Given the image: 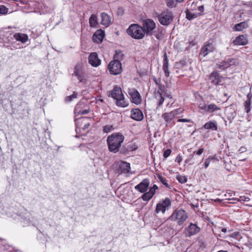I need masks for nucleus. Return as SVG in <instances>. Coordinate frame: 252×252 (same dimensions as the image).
I'll return each instance as SVG.
<instances>
[{"instance_id": "ea45409f", "label": "nucleus", "mask_w": 252, "mask_h": 252, "mask_svg": "<svg viewBox=\"0 0 252 252\" xmlns=\"http://www.w3.org/2000/svg\"><path fill=\"white\" fill-rule=\"evenodd\" d=\"M177 179L180 183L182 184L186 183L187 181V178L186 176L180 175L177 176Z\"/></svg>"}, {"instance_id": "c03bdc74", "label": "nucleus", "mask_w": 252, "mask_h": 252, "mask_svg": "<svg viewBox=\"0 0 252 252\" xmlns=\"http://www.w3.org/2000/svg\"><path fill=\"white\" fill-rule=\"evenodd\" d=\"M213 159V158L210 157L205 159V163H204V167L205 168H207L209 166V165L210 163V161H211V159Z\"/></svg>"}, {"instance_id": "9b49d317", "label": "nucleus", "mask_w": 252, "mask_h": 252, "mask_svg": "<svg viewBox=\"0 0 252 252\" xmlns=\"http://www.w3.org/2000/svg\"><path fill=\"white\" fill-rule=\"evenodd\" d=\"M200 230V228L196 224L190 223L188 226L185 228L184 233L187 237H190L198 233Z\"/></svg>"}, {"instance_id": "052dcab7", "label": "nucleus", "mask_w": 252, "mask_h": 252, "mask_svg": "<svg viewBox=\"0 0 252 252\" xmlns=\"http://www.w3.org/2000/svg\"><path fill=\"white\" fill-rule=\"evenodd\" d=\"M156 36L157 38H158V39H159L161 37V35H159V34H157L156 35Z\"/></svg>"}, {"instance_id": "69168bd1", "label": "nucleus", "mask_w": 252, "mask_h": 252, "mask_svg": "<svg viewBox=\"0 0 252 252\" xmlns=\"http://www.w3.org/2000/svg\"><path fill=\"white\" fill-rule=\"evenodd\" d=\"M167 96L168 97L171 98V95H170V94H167Z\"/></svg>"}, {"instance_id": "de8ad7c7", "label": "nucleus", "mask_w": 252, "mask_h": 252, "mask_svg": "<svg viewBox=\"0 0 252 252\" xmlns=\"http://www.w3.org/2000/svg\"><path fill=\"white\" fill-rule=\"evenodd\" d=\"M178 122H190L191 120L190 119H179L177 120Z\"/></svg>"}, {"instance_id": "f03ea898", "label": "nucleus", "mask_w": 252, "mask_h": 252, "mask_svg": "<svg viewBox=\"0 0 252 252\" xmlns=\"http://www.w3.org/2000/svg\"><path fill=\"white\" fill-rule=\"evenodd\" d=\"M127 34L132 38L136 39H140L144 37L145 34L142 26L138 24L131 25L127 29Z\"/></svg>"}, {"instance_id": "dca6fc26", "label": "nucleus", "mask_w": 252, "mask_h": 252, "mask_svg": "<svg viewBox=\"0 0 252 252\" xmlns=\"http://www.w3.org/2000/svg\"><path fill=\"white\" fill-rule=\"evenodd\" d=\"M105 36L104 31L102 30H97L93 35V39L94 42L99 43L102 41Z\"/></svg>"}, {"instance_id": "bf43d9fd", "label": "nucleus", "mask_w": 252, "mask_h": 252, "mask_svg": "<svg viewBox=\"0 0 252 252\" xmlns=\"http://www.w3.org/2000/svg\"><path fill=\"white\" fill-rule=\"evenodd\" d=\"M153 189H154V190L156 191V190L157 189H158V187L157 186V185H154L152 187Z\"/></svg>"}, {"instance_id": "4be33fe9", "label": "nucleus", "mask_w": 252, "mask_h": 252, "mask_svg": "<svg viewBox=\"0 0 252 252\" xmlns=\"http://www.w3.org/2000/svg\"><path fill=\"white\" fill-rule=\"evenodd\" d=\"M162 68L164 72L165 76L169 77L170 74V71L168 68V60L166 54H165V55H164V60L163 63Z\"/></svg>"}, {"instance_id": "bb28decb", "label": "nucleus", "mask_w": 252, "mask_h": 252, "mask_svg": "<svg viewBox=\"0 0 252 252\" xmlns=\"http://www.w3.org/2000/svg\"><path fill=\"white\" fill-rule=\"evenodd\" d=\"M155 97L158 100V106H161L162 105L164 98L163 97L161 92H159V90H158L155 93Z\"/></svg>"}, {"instance_id": "ddd939ff", "label": "nucleus", "mask_w": 252, "mask_h": 252, "mask_svg": "<svg viewBox=\"0 0 252 252\" xmlns=\"http://www.w3.org/2000/svg\"><path fill=\"white\" fill-rule=\"evenodd\" d=\"M149 185V180L147 179H145L138 185L135 186L134 189L141 193H144L147 190Z\"/></svg>"}, {"instance_id": "6ab92c4d", "label": "nucleus", "mask_w": 252, "mask_h": 252, "mask_svg": "<svg viewBox=\"0 0 252 252\" xmlns=\"http://www.w3.org/2000/svg\"><path fill=\"white\" fill-rule=\"evenodd\" d=\"M248 42L247 38L244 35H240L237 36L233 41L234 45H244Z\"/></svg>"}, {"instance_id": "7ed1b4c3", "label": "nucleus", "mask_w": 252, "mask_h": 252, "mask_svg": "<svg viewBox=\"0 0 252 252\" xmlns=\"http://www.w3.org/2000/svg\"><path fill=\"white\" fill-rule=\"evenodd\" d=\"M188 218L187 213L182 209L175 210L169 218V220L176 221L179 225H181Z\"/></svg>"}, {"instance_id": "864d4df0", "label": "nucleus", "mask_w": 252, "mask_h": 252, "mask_svg": "<svg viewBox=\"0 0 252 252\" xmlns=\"http://www.w3.org/2000/svg\"><path fill=\"white\" fill-rule=\"evenodd\" d=\"M204 150L203 148H200L198 151L196 153V155H200L204 152Z\"/></svg>"}, {"instance_id": "a878e982", "label": "nucleus", "mask_w": 252, "mask_h": 252, "mask_svg": "<svg viewBox=\"0 0 252 252\" xmlns=\"http://www.w3.org/2000/svg\"><path fill=\"white\" fill-rule=\"evenodd\" d=\"M218 231L220 232L218 235L223 238H227L228 236L233 237L234 234H231L230 235L227 234V229L225 228H219Z\"/></svg>"}, {"instance_id": "09e8293b", "label": "nucleus", "mask_w": 252, "mask_h": 252, "mask_svg": "<svg viewBox=\"0 0 252 252\" xmlns=\"http://www.w3.org/2000/svg\"><path fill=\"white\" fill-rule=\"evenodd\" d=\"M221 64H222L221 66L223 67V68H226L228 67L230 65H231L230 63H227L226 62L222 63Z\"/></svg>"}, {"instance_id": "7c9ffc66", "label": "nucleus", "mask_w": 252, "mask_h": 252, "mask_svg": "<svg viewBox=\"0 0 252 252\" xmlns=\"http://www.w3.org/2000/svg\"><path fill=\"white\" fill-rule=\"evenodd\" d=\"M163 206L165 207V208L167 210L168 209L171 205V201L169 198H165L161 203H159Z\"/></svg>"}, {"instance_id": "aec40b11", "label": "nucleus", "mask_w": 252, "mask_h": 252, "mask_svg": "<svg viewBox=\"0 0 252 252\" xmlns=\"http://www.w3.org/2000/svg\"><path fill=\"white\" fill-rule=\"evenodd\" d=\"M101 21L100 24L105 27H108L111 23V17L106 13H101Z\"/></svg>"}, {"instance_id": "2eb2a0df", "label": "nucleus", "mask_w": 252, "mask_h": 252, "mask_svg": "<svg viewBox=\"0 0 252 252\" xmlns=\"http://www.w3.org/2000/svg\"><path fill=\"white\" fill-rule=\"evenodd\" d=\"M89 63L93 66L97 67L100 64L101 61L98 59L96 53H92L88 58Z\"/></svg>"}, {"instance_id": "a211bd4d", "label": "nucleus", "mask_w": 252, "mask_h": 252, "mask_svg": "<svg viewBox=\"0 0 252 252\" xmlns=\"http://www.w3.org/2000/svg\"><path fill=\"white\" fill-rule=\"evenodd\" d=\"M222 77L216 71L213 72L210 76V80L214 85H218L221 81Z\"/></svg>"}, {"instance_id": "a19ab883", "label": "nucleus", "mask_w": 252, "mask_h": 252, "mask_svg": "<svg viewBox=\"0 0 252 252\" xmlns=\"http://www.w3.org/2000/svg\"><path fill=\"white\" fill-rule=\"evenodd\" d=\"M251 103L249 100H246L244 103L245 109L247 113L251 111Z\"/></svg>"}, {"instance_id": "0eeeda50", "label": "nucleus", "mask_w": 252, "mask_h": 252, "mask_svg": "<svg viewBox=\"0 0 252 252\" xmlns=\"http://www.w3.org/2000/svg\"><path fill=\"white\" fill-rule=\"evenodd\" d=\"M108 68L111 74L115 75L120 74L123 70L121 62L117 60L111 61L108 64Z\"/></svg>"}, {"instance_id": "5701e85b", "label": "nucleus", "mask_w": 252, "mask_h": 252, "mask_svg": "<svg viewBox=\"0 0 252 252\" xmlns=\"http://www.w3.org/2000/svg\"><path fill=\"white\" fill-rule=\"evenodd\" d=\"M89 24L92 28H96L98 25L97 16L96 14H92L89 18Z\"/></svg>"}, {"instance_id": "6e6552de", "label": "nucleus", "mask_w": 252, "mask_h": 252, "mask_svg": "<svg viewBox=\"0 0 252 252\" xmlns=\"http://www.w3.org/2000/svg\"><path fill=\"white\" fill-rule=\"evenodd\" d=\"M180 110L176 109L169 113H164L162 114V117L166 122V127H171L174 125V122H172L173 119L180 113Z\"/></svg>"}, {"instance_id": "e433bc0d", "label": "nucleus", "mask_w": 252, "mask_h": 252, "mask_svg": "<svg viewBox=\"0 0 252 252\" xmlns=\"http://www.w3.org/2000/svg\"><path fill=\"white\" fill-rule=\"evenodd\" d=\"M77 94L75 92H74L73 94L69 96H67L65 98V101L67 102H69L71 101L73 99H75L77 97Z\"/></svg>"}, {"instance_id": "f704fd0d", "label": "nucleus", "mask_w": 252, "mask_h": 252, "mask_svg": "<svg viewBox=\"0 0 252 252\" xmlns=\"http://www.w3.org/2000/svg\"><path fill=\"white\" fill-rule=\"evenodd\" d=\"M228 200H237L238 201H246L248 202L250 200L249 197L245 196H241L239 198H232V199H228Z\"/></svg>"}, {"instance_id": "37998d69", "label": "nucleus", "mask_w": 252, "mask_h": 252, "mask_svg": "<svg viewBox=\"0 0 252 252\" xmlns=\"http://www.w3.org/2000/svg\"><path fill=\"white\" fill-rule=\"evenodd\" d=\"M78 106H79V104H78L75 108V111L76 113H78L81 114H86L88 113V111H87L86 110H84L82 111L80 110H78Z\"/></svg>"}, {"instance_id": "c756f323", "label": "nucleus", "mask_w": 252, "mask_h": 252, "mask_svg": "<svg viewBox=\"0 0 252 252\" xmlns=\"http://www.w3.org/2000/svg\"><path fill=\"white\" fill-rule=\"evenodd\" d=\"M124 55L122 51H117L114 56V60L117 61H121L123 60Z\"/></svg>"}, {"instance_id": "3c124183", "label": "nucleus", "mask_w": 252, "mask_h": 252, "mask_svg": "<svg viewBox=\"0 0 252 252\" xmlns=\"http://www.w3.org/2000/svg\"><path fill=\"white\" fill-rule=\"evenodd\" d=\"M247 150V149L246 147H240V148L239 149L238 151L240 153H244Z\"/></svg>"}, {"instance_id": "8fccbe9b", "label": "nucleus", "mask_w": 252, "mask_h": 252, "mask_svg": "<svg viewBox=\"0 0 252 252\" xmlns=\"http://www.w3.org/2000/svg\"><path fill=\"white\" fill-rule=\"evenodd\" d=\"M182 160V158L180 155H178L175 159V161L177 162L179 164H180Z\"/></svg>"}, {"instance_id": "9d476101", "label": "nucleus", "mask_w": 252, "mask_h": 252, "mask_svg": "<svg viewBox=\"0 0 252 252\" xmlns=\"http://www.w3.org/2000/svg\"><path fill=\"white\" fill-rule=\"evenodd\" d=\"M72 76L76 77L79 82H82L83 80L85 77V71L82 63H77L74 66Z\"/></svg>"}, {"instance_id": "423d86ee", "label": "nucleus", "mask_w": 252, "mask_h": 252, "mask_svg": "<svg viewBox=\"0 0 252 252\" xmlns=\"http://www.w3.org/2000/svg\"><path fill=\"white\" fill-rule=\"evenodd\" d=\"M200 108L208 114L211 113L216 115H220V107L215 103L204 104L203 105L200 106Z\"/></svg>"}, {"instance_id": "6e6d98bb", "label": "nucleus", "mask_w": 252, "mask_h": 252, "mask_svg": "<svg viewBox=\"0 0 252 252\" xmlns=\"http://www.w3.org/2000/svg\"><path fill=\"white\" fill-rule=\"evenodd\" d=\"M234 192L231 191V192H228L227 194H224V196L225 197H227V196H232L233 195V194H234Z\"/></svg>"}, {"instance_id": "4c0bfd02", "label": "nucleus", "mask_w": 252, "mask_h": 252, "mask_svg": "<svg viewBox=\"0 0 252 252\" xmlns=\"http://www.w3.org/2000/svg\"><path fill=\"white\" fill-rule=\"evenodd\" d=\"M8 9L6 6L0 5V16L6 14L8 13Z\"/></svg>"}, {"instance_id": "13d9d810", "label": "nucleus", "mask_w": 252, "mask_h": 252, "mask_svg": "<svg viewBox=\"0 0 252 252\" xmlns=\"http://www.w3.org/2000/svg\"><path fill=\"white\" fill-rule=\"evenodd\" d=\"M154 81H155V83L156 84V85H157V86H158L159 84H160V81H159V80H157V79H156V78H155V79H154Z\"/></svg>"}, {"instance_id": "338daca9", "label": "nucleus", "mask_w": 252, "mask_h": 252, "mask_svg": "<svg viewBox=\"0 0 252 252\" xmlns=\"http://www.w3.org/2000/svg\"><path fill=\"white\" fill-rule=\"evenodd\" d=\"M190 44H191L192 46H193L194 45V43H192L191 42L190 43Z\"/></svg>"}, {"instance_id": "b1692460", "label": "nucleus", "mask_w": 252, "mask_h": 252, "mask_svg": "<svg viewBox=\"0 0 252 252\" xmlns=\"http://www.w3.org/2000/svg\"><path fill=\"white\" fill-rule=\"evenodd\" d=\"M203 127L205 129H211L212 130H217V125L216 122L209 121L206 123L204 126Z\"/></svg>"}, {"instance_id": "cd10ccee", "label": "nucleus", "mask_w": 252, "mask_h": 252, "mask_svg": "<svg viewBox=\"0 0 252 252\" xmlns=\"http://www.w3.org/2000/svg\"><path fill=\"white\" fill-rule=\"evenodd\" d=\"M247 27L248 24H247V23L245 22H243L236 24L234 27V29L235 31H242L244 29L247 28Z\"/></svg>"}, {"instance_id": "20e7f679", "label": "nucleus", "mask_w": 252, "mask_h": 252, "mask_svg": "<svg viewBox=\"0 0 252 252\" xmlns=\"http://www.w3.org/2000/svg\"><path fill=\"white\" fill-rule=\"evenodd\" d=\"M111 95L117 100L118 106L125 107L128 105V103L125 100L122 90L120 87H115L111 93Z\"/></svg>"}, {"instance_id": "58836bf2", "label": "nucleus", "mask_w": 252, "mask_h": 252, "mask_svg": "<svg viewBox=\"0 0 252 252\" xmlns=\"http://www.w3.org/2000/svg\"><path fill=\"white\" fill-rule=\"evenodd\" d=\"M114 129L113 125H106L103 127V131L105 133H108Z\"/></svg>"}, {"instance_id": "c9c22d12", "label": "nucleus", "mask_w": 252, "mask_h": 252, "mask_svg": "<svg viewBox=\"0 0 252 252\" xmlns=\"http://www.w3.org/2000/svg\"><path fill=\"white\" fill-rule=\"evenodd\" d=\"M197 17V14L194 13H191L188 11L186 12V17L188 19L191 20Z\"/></svg>"}, {"instance_id": "603ef678", "label": "nucleus", "mask_w": 252, "mask_h": 252, "mask_svg": "<svg viewBox=\"0 0 252 252\" xmlns=\"http://www.w3.org/2000/svg\"><path fill=\"white\" fill-rule=\"evenodd\" d=\"M160 181L161 182V183H162L164 185H165V186H166V187H168V184H167V183H166V180H165V179H164L163 178L160 177Z\"/></svg>"}, {"instance_id": "f8f14e48", "label": "nucleus", "mask_w": 252, "mask_h": 252, "mask_svg": "<svg viewBox=\"0 0 252 252\" xmlns=\"http://www.w3.org/2000/svg\"><path fill=\"white\" fill-rule=\"evenodd\" d=\"M128 93L131 96L132 102L136 104L141 103V99L139 92L135 89H129Z\"/></svg>"}, {"instance_id": "c85d7f7f", "label": "nucleus", "mask_w": 252, "mask_h": 252, "mask_svg": "<svg viewBox=\"0 0 252 252\" xmlns=\"http://www.w3.org/2000/svg\"><path fill=\"white\" fill-rule=\"evenodd\" d=\"M84 120H85V121H84V123H85V125L84 126H82L81 127H80V128H81L83 130H85V129H86L90 126V124H91L90 122L91 121V119L89 117H84Z\"/></svg>"}, {"instance_id": "1a4fd4ad", "label": "nucleus", "mask_w": 252, "mask_h": 252, "mask_svg": "<svg viewBox=\"0 0 252 252\" xmlns=\"http://www.w3.org/2000/svg\"><path fill=\"white\" fill-rule=\"evenodd\" d=\"M144 31L147 35H152L153 31L155 29L156 25L155 22L151 19H146L142 22Z\"/></svg>"}, {"instance_id": "e2e57ef3", "label": "nucleus", "mask_w": 252, "mask_h": 252, "mask_svg": "<svg viewBox=\"0 0 252 252\" xmlns=\"http://www.w3.org/2000/svg\"><path fill=\"white\" fill-rule=\"evenodd\" d=\"M203 8V6H202L199 7V9L200 10H201Z\"/></svg>"}, {"instance_id": "a18cd8bd", "label": "nucleus", "mask_w": 252, "mask_h": 252, "mask_svg": "<svg viewBox=\"0 0 252 252\" xmlns=\"http://www.w3.org/2000/svg\"><path fill=\"white\" fill-rule=\"evenodd\" d=\"M158 90L159 91V92H161V93L162 92H165V88L164 85L160 83L158 85Z\"/></svg>"}, {"instance_id": "49530a36", "label": "nucleus", "mask_w": 252, "mask_h": 252, "mask_svg": "<svg viewBox=\"0 0 252 252\" xmlns=\"http://www.w3.org/2000/svg\"><path fill=\"white\" fill-rule=\"evenodd\" d=\"M171 151L170 149H167L166 150H165L163 153L164 158H167V157H168L171 154Z\"/></svg>"}, {"instance_id": "5fc2aeb1", "label": "nucleus", "mask_w": 252, "mask_h": 252, "mask_svg": "<svg viewBox=\"0 0 252 252\" xmlns=\"http://www.w3.org/2000/svg\"><path fill=\"white\" fill-rule=\"evenodd\" d=\"M155 190H154V189H153L152 188H151L150 189V190L149 191H148L149 193H151L152 194V195L153 196V195L155 194Z\"/></svg>"}, {"instance_id": "4d7b16f0", "label": "nucleus", "mask_w": 252, "mask_h": 252, "mask_svg": "<svg viewBox=\"0 0 252 252\" xmlns=\"http://www.w3.org/2000/svg\"><path fill=\"white\" fill-rule=\"evenodd\" d=\"M247 100H249L250 102H251V98L252 97V94H249L247 96Z\"/></svg>"}, {"instance_id": "473e14b6", "label": "nucleus", "mask_w": 252, "mask_h": 252, "mask_svg": "<svg viewBox=\"0 0 252 252\" xmlns=\"http://www.w3.org/2000/svg\"><path fill=\"white\" fill-rule=\"evenodd\" d=\"M166 210V209L165 208V207H163L159 203L157 204L156 209V212L157 213H159L161 212L163 214Z\"/></svg>"}, {"instance_id": "0e129e2a", "label": "nucleus", "mask_w": 252, "mask_h": 252, "mask_svg": "<svg viewBox=\"0 0 252 252\" xmlns=\"http://www.w3.org/2000/svg\"><path fill=\"white\" fill-rule=\"evenodd\" d=\"M218 252H227L226 251H220Z\"/></svg>"}, {"instance_id": "4468645a", "label": "nucleus", "mask_w": 252, "mask_h": 252, "mask_svg": "<svg viewBox=\"0 0 252 252\" xmlns=\"http://www.w3.org/2000/svg\"><path fill=\"white\" fill-rule=\"evenodd\" d=\"M215 48L213 44L207 42L202 48L200 54L205 57L211 52H213Z\"/></svg>"}, {"instance_id": "2f4dec72", "label": "nucleus", "mask_w": 252, "mask_h": 252, "mask_svg": "<svg viewBox=\"0 0 252 252\" xmlns=\"http://www.w3.org/2000/svg\"><path fill=\"white\" fill-rule=\"evenodd\" d=\"M84 117H82L79 119H78L76 121V130L77 131L78 128H80L82 126L85 125V123H84Z\"/></svg>"}, {"instance_id": "680f3d73", "label": "nucleus", "mask_w": 252, "mask_h": 252, "mask_svg": "<svg viewBox=\"0 0 252 252\" xmlns=\"http://www.w3.org/2000/svg\"><path fill=\"white\" fill-rule=\"evenodd\" d=\"M177 2H182L183 1H184V0H175Z\"/></svg>"}, {"instance_id": "72a5a7b5", "label": "nucleus", "mask_w": 252, "mask_h": 252, "mask_svg": "<svg viewBox=\"0 0 252 252\" xmlns=\"http://www.w3.org/2000/svg\"><path fill=\"white\" fill-rule=\"evenodd\" d=\"M144 193L142 195L141 198L143 201H148L150 200L153 197L151 193L149 192H144Z\"/></svg>"}, {"instance_id": "393cba45", "label": "nucleus", "mask_w": 252, "mask_h": 252, "mask_svg": "<svg viewBox=\"0 0 252 252\" xmlns=\"http://www.w3.org/2000/svg\"><path fill=\"white\" fill-rule=\"evenodd\" d=\"M120 168L122 172L127 173L130 171V164L126 162H121L120 164Z\"/></svg>"}, {"instance_id": "39448f33", "label": "nucleus", "mask_w": 252, "mask_h": 252, "mask_svg": "<svg viewBox=\"0 0 252 252\" xmlns=\"http://www.w3.org/2000/svg\"><path fill=\"white\" fill-rule=\"evenodd\" d=\"M157 17L160 24L167 26L172 22L173 15L171 12L167 10L158 14Z\"/></svg>"}, {"instance_id": "f257e3e1", "label": "nucleus", "mask_w": 252, "mask_h": 252, "mask_svg": "<svg viewBox=\"0 0 252 252\" xmlns=\"http://www.w3.org/2000/svg\"><path fill=\"white\" fill-rule=\"evenodd\" d=\"M124 140V136L120 133H115L108 136L107 143L109 151L114 153L118 152Z\"/></svg>"}, {"instance_id": "79ce46f5", "label": "nucleus", "mask_w": 252, "mask_h": 252, "mask_svg": "<svg viewBox=\"0 0 252 252\" xmlns=\"http://www.w3.org/2000/svg\"><path fill=\"white\" fill-rule=\"evenodd\" d=\"M166 4L168 7L172 8L176 6V3L174 0H166Z\"/></svg>"}, {"instance_id": "f3484780", "label": "nucleus", "mask_w": 252, "mask_h": 252, "mask_svg": "<svg viewBox=\"0 0 252 252\" xmlns=\"http://www.w3.org/2000/svg\"><path fill=\"white\" fill-rule=\"evenodd\" d=\"M131 118L137 121H141L143 119L142 112L139 109H133L131 111Z\"/></svg>"}, {"instance_id": "412c9836", "label": "nucleus", "mask_w": 252, "mask_h": 252, "mask_svg": "<svg viewBox=\"0 0 252 252\" xmlns=\"http://www.w3.org/2000/svg\"><path fill=\"white\" fill-rule=\"evenodd\" d=\"M13 36L17 41H20L22 43H26L29 39L28 35L22 33H16Z\"/></svg>"}]
</instances>
